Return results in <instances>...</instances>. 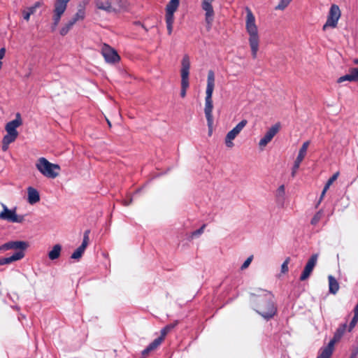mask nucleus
<instances>
[{
    "label": "nucleus",
    "mask_w": 358,
    "mask_h": 358,
    "mask_svg": "<svg viewBox=\"0 0 358 358\" xmlns=\"http://www.w3.org/2000/svg\"><path fill=\"white\" fill-rule=\"evenodd\" d=\"M247 124L248 121L246 120H242L238 124L236 125V127H234L227 134L224 143L227 148H231L234 146L233 141L238 136V135L241 132Z\"/></svg>",
    "instance_id": "nucleus-9"
},
{
    "label": "nucleus",
    "mask_w": 358,
    "mask_h": 358,
    "mask_svg": "<svg viewBox=\"0 0 358 358\" xmlns=\"http://www.w3.org/2000/svg\"><path fill=\"white\" fill-rule=\"evenodd\" d=\"M215 0H203L201 3L202 9L205 11V20L206 22L208 25V28L210 29L213 17H214V10L212 6V3Z\"/></svg>",
    "instance_id": "nucleus-14"
},
{
    "label": "nucleus",
    "mask_w": 358,
    "mask_h": 358,
    "mask_svg": "<svg viewBox=\"0 0 358 358\" xmlns=\"http://www.w3.org/2000/svg\"><path fill=\"white\" fill-rule=\"evenodd\" d=\"M285 195V187L281 185L276 190L275 196L278 199H284Z\"/></svg>",
    "instance_id": "nucleus-34"
},
{
    "label": "nucleus",
    "mask_w": 358,
    "mask_h": 358,
    "mask_svg": "<svg viewBox=\"0 0 358 358\" xmlns=\"http://www.w3.org/2000/svg\"><path fill=\"white\" fill-rule=\"evenodd\" d=\"M334 345L332 343H329L328 345L320 349L317 358H330L333 354Z\"/></svg>",
    "instance_id": "nucleus-22"
},
{
    "label": "nucleus",
    "mask_w": 358,
    "mask_h": 358,
    "mask_svg": "<svg viewBox=\"0 0 358 358\" xmlns=\"http://www.w3.org/2000/svg\"><path fill=\"white\" fill-rule=\"evenodd\" d=\"M17 138V136L7 133L2 140V150L6 152L8 149L9 145L14 142Z\"/></svg>",
    "instance_id": "nucleus-26"
},
{
    "label": "nucleus",
    "mask_w": 358,
    "mask_h": 358,
    "mask_svg": "<svg viewBox=\"0 0 358 358\" xmlns=\"http://www.w3.org/2000/svg\"><path fill=\"white\" fill-rule=\"evenodd\" d=\"M309 145H310V141H307L302 144L301 148L299 149V154L294 161V165L292 167V176L293 177L296 173L297 170L299 169L301 163L305 158Z\"/></svg>",
    "instance_id": "nucleus-13"
},
{
    "label": "nucleus",
    "mask_w": 358,
    "mask_h": 358,
    "mask_svg": "<svg viewBox=\"0 0 358 358\" xmlns=\"http://www.w3.org/2000/svg\"><path fill=\"white\" fill-rule=\"evenodd\" d=\"M2 210L0 212V220L10 223H22L24 221V216L18 215L16 208H8V206L1 203Z\"/></svg>",
    "instance_id": "nucleus-6"
},
{
    "label": "nucleus",
    "mask_w": 358,
    "mask_h": 358,
    "mask_svg": "<svg viewBox=\"0 0 358 358\" xmlns=\"http://www.w3.org/2000/svg\"><path fill=\"white\" fill-rule=\"evenodd\" d=\"M339 175L338 172L335 173L327 182L324 185L326 189H329L330 186L333 184V182L338 178Z\"/></svg>",
    "instance_id": "nucleus-36"
},
{
    "label": "nucleus",
    "mask_w": 358,
    "mask_h": 358,
    "mask_svg": "<svg viewBox=\"0 0 358 358\" xmlns=\"http://www.w3.org/2000/svg\"><path fill=\"white\" fill-rule=\"evenodd\" d=\"M346 328V323L340 325L339 327L336 329L333 338L329 341V343H332V344L334 345L336 342L339 341L345 332Z\"/></svg>",
    "instance_id": "nucleus-25"
},
{
    "label": "nucleus",
    "mask_w": 358,
    "mask_h": 358,
    "mask_svg": "<svg viewBox=\"0 0 358 358\" xmlns=\"http://www.w3.org/2000/svg\"><path fill=\"white\" fill-rule=\"evenodd\" d=\"M70 0H56L54 4L52 15V29L55 30L58 26L62 15L67 8V3Z\"/></svg>",
    "instance_id": "nucleus-8"
},
{
    "label": "nucleus",
    "mask_w": 358,
    "mask_h": 358,
    "mask_svg": "<svg viewBox=\"0 0 358 358\" xmlns=\"http://www.w3.org/2000/svg\"><path fill=\"white\" fill-rule=\"evenodd\" d=\"M290 258L287 257L285 262L282 263L281 266V272L282 273H286L288 271V264L289 263Z\"/></svg>",
    "instance_id": "nucleus-38"
},
{
    "label": "nucleus",
    "mask_w": 358,
    "mask_h": 358,
    "mask_svg": "<svg viewBox=\"0 0 358 358\" xmlns=\"http://www.w3.org/2000/svg\"><path fill=\"white\" fill-rule=\"evenodd\" d=\"M215 73L213 70L208 71L207 84L206 90L205 108L204 112L207 120L208 127V136H210L213 131V93L215 87Z\"/></svg>",
    "instance_id": "nucleus-2"
},
{
    "label": "nucleus",
    "mask_w": 358,
    "mask_h": 358,
    "mask_svg": "<svg viewBox=\"0 0 358 358\" xmlns=\"http://www.w3.org/2000/svg\"><path fill=\"white\" fill-rule=\"evenodd\" d=\"M101 55L107 63L115 64L118 62L120 59V57L117 51L106 43L102 45Z\"/></svg>",
    "instance_id": "nucleus-11"
},
{
    "label": "nucleus",
    "mask_w": 358,
    "mask_h": 358,
    "mask_svg": "<svg viewBox=\"0 0 358 358\" xmlns=\"http://www.w3.org/2000/svg\"><path fill=\"white\" fill-rule=\"evenodd\" d=\"M354 62V64H357V65H358V58H357V59H354V62Z\"/></svg>",
    "instance_id": "nucleus-42"
},
{
    "label": "nucleus",
    "mask_w": 358,
    "mask_h": 358,
    "mask_svg": "<svg viewBox=\"0 0 358 358\" xmlns=\"http://www.w3.org/2000/svg\"><path fill=\"white\" fill-rule=\"evenodd\" d=\"M257 310L265 319L273 317L276 313L277 308L273 302V296L269 292H265L263 296L257 299Z\"/></svg>",
    "instance_id": "nucleus-3"
},
{
    "label": "nucleus",
    "mask_w": 358,
    "mask_h": 358,
    "mask_svg": "<svg viewBox=\"0 0 358 358\" xmlns=\"http://www.w3.org/2000/svg\"><path fill=\"white\" fill-rule=\"evenodd\" d=\"M190 58L188 55H184L181 60V90L180 96L184 98L186 96L187 90L189 87V76L190 69Z\"/></svg>",
    "instance_id": "nucleus-5"
},
{
    "label": "nucleus",
    "mask_w": 358,
    "mask_h": 358,
    "mask_svg": "<svg viewBox=\"0 0 358 358\" xmlns=\"http://www.w3.org/2000/svg\"><path fill=\"white\" fill-rule=\"evenodd\" d=\"M327 190H328V189H325V187H324V189H323V190H322V194H321V196H320V199L319 203H320V202H321V201L323 199V198H324V195H325V194H326V192H327Z\"/></svg>",
    "instance_id": "nucleus-41"
},
{
    "label": "nucleus",
    "mask_w": 358,
    "mask_h": 358,
    "mask_svg": "<svg viewBox=\"0 0 358 358\" xmlns=\"http://www.w3.org/2000/svg\"><path fill=\"white\" fill-rule=\"evenodd\" d=\"M22 124V120L21 118V115L20 113H17L15 115V119L8 122L5 127V129L6 133L15 135L18 136V132L17 131V128L21 126Z\"/></svg>",
    "instance_id": "nucleus-17"
},
{
    "label": "nucleus",
    "mask_w": 358,
    "mask_h": 358,
    "mask_svg": "<svg viewBox=\"0 0 358 358\" xmlns=\"http://www.w3.org/2000/svg\"><path fill=\"white\" fill-rule=\"evenodd\" d=\"M27 193H28L27 201L30 204L33 205L40 201L39 193L36 189H34L31 187H29L27 189Z\"/></svg>",
    "instance_id": "nucleus-23"
},
{
    "label": "nucleus",
    "mask_w": 358,
    "mask_h": 358,
    "mask_svg": "<svg viewBox=\"0 0 358 358\" xmlns=\"http://www.w3.org/2000/svg\"><path fill=\"white\" fill-rule=\"evenodd\" d=\"M108 125H109V126H110V125H111V124H110V122L108 120Z\"/></svg>",
    "instance_id": "nucleus-43"
},
{
    "label": "nucleus",
    "mask_w": 358,
    "mask_h": 358,
    "mask_svg": "<svg viewBox=\"0 0 358 358\" xmlns=\"http://www.w3.org/2000/svg\"><path fill=\"white\" fill-rule=\"evenodd\" d=\"M292 0H280L278 4L275 6V10H285L288 5L291 3Z\"/></svg>",
    "instance_id": "nucleus-35"
},
{
    "label": "nucleus",
    "mask_w": 358,
    "mask_h": 358,
    "mask_svg": "<svg viewBox=\"0 0 358 358\" xmlns=\"http://www.w3.org/2000/svg\"><path fill=\"white\" fill-rule=\"evenodd\" d=\"M318 259V254H313L311 255L307 262L304 269L300 276V280L304 281L308 279L312 273L314 267L315 266Z\"/></svg>",
    "instance_id": "nucleus-15"
},
{
    "label": "nucleus",
    "mask_w": 358,
    "mask_h": 358,
    "mask_svg": "<svg viewBox=\"0 0 358 358\" xmlns=\"http://www.w3.org/2000/svg\"><path fill=\"white\" fill-rule=\"evenodd\" d=\"M74 24H75V23L70 20L68 22H66L65 24H64V26L61 28V29L59 31L60 34L62 36L66 35Z\"/></svg>",
    "instance_id": "nucleus-31"
},
{
    "label": "nucleus",
    "mask_w": 358,
    "mask_h": 358,
    "mask_svg": "<svg viewBox=\"0 0 358 358\" xmlns=\"http://www.w3.org/2000/svg\"><path fill=\"white\" fill-rule=\"evenodd\" d=\"M329 292L331 294H335L337 293V292L339 289V285L336 279L333 277L332 275H329Z\"/></svg>",
    "instance_id": "nucleus-28"
},
{
    "label": "nucleus",
    "mask_w": 358,
    "mask_h": 358,
    "mask_svg": "<svg viewBox=\"0 0 358 358\" xmlns=\"http://www.w3.org/2000/svg\"><path fill=\"white\" fill-rule=\"evenodd\" d=\"M85 17V8H84V7L80 6L78 9V11L76 12V13L71 19V20L76 24L78 21L84 20Z\"/></svg>",
    "instance_id": "nucleus-29"
},
{
    "label": "nucleus",
    "mask_w": 358,
    "mask_h": 358,
    "mask_svg": "<svg viewBox=\"0 0 358 358\" xmlns=\"http://www.w3.org/2000/svg\"><path fill=\"white\" fill-rule=\"evenodd\" d=\"M90 231L87 230L84 233L82 244L73 252L71 258L73 259H79L83 255L87 246L89 244Z\"/></svg>",
    "instance_id": "nucleus-18"
},
{
    "label": "nucleus",
    "mask_w": 358,
    "mask_h": 358,
    "mask_svg": "<svg viewBox=\"0 0 358 358\" xmlns=\"http://www.w3.org/2000/svg\"><path fill=\"white\" fill-rule=\"evenodd\" d=\"M352 358H353V357H352Z\"/></svg>",
    "instance_id": "nucleus-44"
},
{
    "label": "nucleus",
    "mask_w": 358,
    "mask_h": 358,
    "mask_svg": "<svg viewBox=\"0 0 358 358\" xmlns=\"http://www.w3.org/2000/svg\"><path fill=\"white\" fill-rule=\"evenodd\" d=\"M352 72L354 74L355 82H358V67L357 68H352Z\"/></svg>",
    "instance_id": "nucleus-40"
},
{
    "label": "nucleus",
    "mask_w": 358,
    "mask_h": 358,
    "mask_svg": "<svg viewBox=\"0 0 358 358\" xmlns=\"http://www.w3.org/2000/svg\"><path fill=\"white\" fill-rule=\"evenodd\" d=\"M62 246L59 244L55 245L52 250L48 252V258L50 260L58 259L61 255Z\"/></svg>",
    "instance_id": "nucleus-27"
},
{
    "label": "nucleus",
    "mask_w": 358,
    "mask_h": 358,
    "mask_svg": "<svg viewBox=\"0 0 358 358\" xmlns=\"http://www.w3.org/2000/svg\"><path fill=\"white\" fill-rule=\"evenodd\" d=\"M29 245L25 241H9L0 246V251H6L8 250H20L24 251L28 248Z\"/></svg>",
    "instance_id": "nucleus-16"
},
{
    "label": "nucleus",
    "mask_w": 358,
    "mask_h": 358,
    "mask_svg": "<svg viewBox=\"0 0 358 358\" xmlns=\"http://www.w3.org/2000/svg\"><path fill=\"white\" fill-rule=\"evenodd\" d=\"M252 258H253L252 255H251L249 257H248V259L242 264L241 268L242 270H244V269L247 268L249 266V265L250 264V263H251V262L252 260Z\"/></svg>",
    "instance_id": "nucleus-39"
},
{
    "label": "nucleus",
    "mask_w": 358,
    "mask_h": 358,
    "mask_svg": "<svg viewBox=\"0 0 358 358\" xmlns=\"http://www.w3.org/2000/svg\"><path fill=\"white\" fill-rule=\"evenodd\" d=\"M164 340L162 338H157L155 339L143 352L142 355L145 357L147 356L151 351L157 349L162 343Z\"/></svg>",
    "instance_id": "nucleus-24"
},
{
    "label": "nucleus",
    "mask_w": 358,
    "mask_h": 358,
    "mask_svg": "<svg viewBox=\"0 0 358 358\" xmlns=\"http://www.w3.org/2000/svg\"><path fill=\"white\" fill-rule=\"evenodd\" d=\"M323 214L324 213L322 210L317 211L311 219L310 224L313 226L317 225L323 217Z\"/></svg>",
    "instance_id": "nucleus-32"
},
{
    "label": "nucleus",
    "mask_w": 358,
    "mask_h": 358,
    "mask_svg": "<svg viewBox=\"0 0 358 358\" xmlns=\"http://www.w3.org/2000/svg\"><path fill=\"white\" fill-rule=\"evenodd\" d=\"M344 81L355 82L352 69H350L348 74L340 77L337 80L338 83H343Z\"/></svg>",
    "instance_id": "nucleus-30"
},
{
    "label": "nucleus",
    "mask_w": 358,
    "mask_h": 358,
    "mask_svg": "<svg viewBox=\"0 0 358 358\" xmlns=\"http://www.w3.org/2000/svg\"><path fill=\"white\" fill-rule=\"evenodd\" d=\"M95 3L99 9L108 13L115 11V9L112 6V0H96Z\"/></svg>",
    "instance_id": "nucleus-21"
},
{
    "label": "nucleus",
    "mask_w": 358,
    "mask_h": 358,
    "mask_svg": "<svg viewBox=\"0 0 358 358\" xmlns=\"http://www.w3.org/2000/svg\"><path fill=\"white\" fill-rule=\"evenodd\" d=\"M280 129V123H276L268 129L264 137H262L259 142V146L262 150L264 149L267 145V144L271 141L273 138L278 134Z\"/></svg>",
    "instance_id": "nucleus-12"
},
{
    "label": "nucleus",
    "mask_w": 358,
    "mask_h": 358,
    "mask_svg": "<svg viewBox=\"0 0 358 358\" xmlns=\"http://www.w3.org/2000/svg\"><path fill=\"white\" fill-rule=\"evenodd\" d=\"M180 0H170L166 7V23L168 34L171 35L173 31L174 22V13L178 10Z\"/></svg>",
    "instance_id": "nucleus-7"
},
{
    "label": "nucleus",
    "mask_w": 358,
    "mask_h": 358,
    "mask_svg": "<svg viewBox=\"0 0 358 358\" xmlns=\"http://www.w3.org/2000/svg\"><path fill=\"white\" fill-rule=\"evenodd\" d=\"M36 167L43 176L52 179L59 176L61 169L58 164L50 163L45 157H40L37 160Z\"/></svg>",
    "instance_id": "nucleus-4"
},
{
    "label": "nucleus",
    "mask_w": 358,
    "mask_h": 358,
    "mask_svg": "<svg viewBox=\"0 0 358 358\" xmlns=\"http://www.w3.org/2000/svg\"><path fill=\"white\" fill-rule=\"evenodd\" d=\"M245 31L248 35V43L252 57L253 59H256L260 43L259 29L256 23L255 16L248 7L245 8Z\"/></svg>",
    "instance_id": "nucleus-1"
},
{
    "label": "nucleus",
    "mask_w": 358,
    "mask_h": 358,
    "mask_svg": "<svg viewBox=\"0 0 358 358\" xmlns=\"http://www.w3.org/2000/svg\"><path fill=\"white\" fill-rule=\"evenodd\" d=\"M24 256V253L22 251H17L15 252L12 256L8 257L0 258V265L8 264L13 262L22 259Z\"/></svg>",
    "instance_id": "nucleus-19"
},
{
    "label": "nucleus",
    "mask_w": 358,
    "mask_h": 358,
    "mask_svg": "<svg viewBox=\"0 0 358 358\" xmlns=\"http://www.w3.org/2000/svg\"><path fill=\"white\" fill-rule=\"evenodd\" d=\"M41 3L39 1L36 2L33 6L27 7L22 10V15L24 20L28 22L30 19V16L34 14L39 7H41Z\"/></svg>",
    "instance_id": "nucleus-20"
},
{
    "label": "nucleus",
    "mask_w": 358,
    "mask_h": 358,
    "mask_svg": "<svg viewBox=\"0 0 358 358\" xmlns=\"http://www.w3.org/2000/svg\"><path fill=\"white\" fill-rule=\"evenodd\" d=\"M206 224H203L200 229L193 231L192 233V237H198L201 234H202L203 233V231H204V229L206 228Z\"/></svg>",
    "instance_id": "nucleus-37"
},
{
    "label": "nucleus",
    "mask_w": 358,
    "mask_h": 358,
    "mask_svg": "<svg viewBox=\"0 0 358 358\" xmlns=\"http://www.w3.org/2000/svg\"><path fill=\"white\" fill-rule=\"evenodd\" d=\"M341 17V10L337 5H332L330 8L326 23L323 26V30L329 27L335 28Z\"/></svg>",
    "instance_id": "nucleus-10"
},
{
    "label": "nucleus",
    "mask_w": 358,
    "mask_h": 358,
    "mask_svg": "<svg viewBox=\"0 0 358 358\" xmlns=\"http://www.w3.org/2000/svg\"><path fill=\"white\" fill-rule=\"evenodd\" d=\"M177 324V322L176 323H173V324H168L166 325V327H164L162 330H161V336H159L160 338H162V339L164 340L165 336H166V334L170 331H171Z\"/></svg>",
    "instance_id": "nucleus-33"
}]
</instances>
